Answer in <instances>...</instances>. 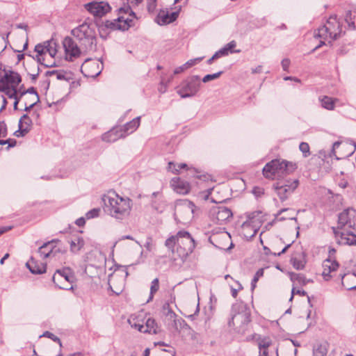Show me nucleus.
<instances>
[{"label":"nucleus","instance_id":"f257e3e1","mask_svg":"<svg viewBox=\"0 0 356 356\" xmlns=\"http://www.w3.org/2000/svg\"><path fill=\"white\" fill-rule=\"evenodd\" d=\"M104 211L111 217L118 221L129 218L133 207V201L128 197H122L115 192H109L102 198Z\"/></svg>","mask_w":356,"mask_h":356},{"label":"nucleus","instance_id":"f03ea898","mask_svg":"<svg viewBox=\"0 0 356 356\" xmlns=\"http://www.w3.org/2000/svg\"><path fill=\"white\" fill-rule=\"evenodd\" d=\"M165 245L172 254L176 253L179 258L183 259L193 252L195 242L188 232L180 230L176 235L168 238Z\"/></svg>","mask_w":356,"mask_h":356},{"label":"nucleus","instance_id":"7ed1b4c3","mask_svg":"<svg viewBox=\"0 0 356 356\" xmlns=\"http://www.w3.org/2000/svg\"><path fill=\"white\" fill-rule=\"evenodd\" d=\"M250 322V312L243 304H236L232 309V317L228 325L238 333L244 334Z\"/></svg>","mask_w":356,"mask_h":356},{"label":"nucleus","instance_id":"20e7f679","mask_svg":"<svg viewBox=\"0 0 356 356\" xmlns=\"http://www.w3.org/2000/svg\"><path fill=\"white\" fill-rule=\"evenodd\" d=\"M72 35L79 41L82 49L86 52L96 51L97 40L94 29L87 23H83L72 31Z\"/></svg>","mask_w":356,"mask_h":356},{"label":"nucleus","instance_id":"39448f33","mask_svg":"<svg viewBox=\"0 0 356 356\" xmlns=\"http://www.w3.org/2000/svg\"><path fill=\"white\" fill-rule=\"evenodd\" d=\"M117 11L118 17L112 20H106L105 26L111 30H127L133 24V19L136 17L134 13L129 5L119 8Z\"/></svg>","mask_w":356,"mask_h":356},{"label":"nucleus","instance_id":"423d86ee","mask_svg":"<svg viewBox=\"0 0 356 356\" xmlns=\"http://www.w3.org/2000/svg\"><path fill=\"white\" fill-rule=\"evenodd\" d=\"M296 168V164L291 162L275 159L266 164L263 168V175L267 179H273L284 175H289Z\"/></svg>","mask_w":356,"mask_h":356},{"label":"nucleus","instance_id":"0eeeda50","mask_svg":"<svg viewBox=\"0 0 356 356\" xmlns=\"http://www.w3.org/2000/svg\"><path fill=\"white\" fill-rule=\"evenodd\" d=\"M140 117H137L127 122L122 127L113 128L102 135V140L108 143H113L121 138H124L134 132L140 125Z\"/></svg>","mask_w":356,"mask_h":356},{"label":"nucleus","instance_id":"6e6552de","mask_svg":"<svg viewBox=\"0 0 356 356\" xmlns=\"http://www.w3.org/2000/svg\"><path fill=\"white\" fill-rule=\"evenodd\" d=\"M342 33V27L337 15H331L327 20L325 24L319 27L314 36L324 40L330 38L336 40Z\"/></svg>","mask_w":356,"mask_h":356},{"label":"nucleus","instance_id":"1a4fd4ad","mask_svg":"<svg viewBox=\"0 0 356 356\" xmlns=\"http://www.w3.org/2000/svg\"><path fill=\"white\" fill-rule=\"evenodd\" d=\"M299 185L296 179H280L273 185V188L281 202H284L293 193Z\"/></svg>","mask_w":356,"mask_h":356},{"label":"nucleus","instance_id":"9d476101","mask_svg":"<svg viewBox=\"0 0 356 356\" xmlns=\"http://www.w3.org/2000/svg\"><path fill=\"white\" fill-rule=\"evenodd\" d=\"M201 88L200 77L193 75L183 81L177 87V92L181 98L195 96Z\"/></svg>","mask_w":356,"mask_h":356},{"label":"nucleus","instance_id":"9b49d317","mask_svg":"<svg viewBox=\"0 0 356 356\" xmlns=\"http://www.w3.org/2000/svg\"><path fill=\"white\" fill-rule=\"evenodd\" d=\"M75 277L70 268L56 270L52 277L54 283L60 289H73Z\"/></svg>","mask_w":356,"mask_h":356},{"label":"nucleus","instance_id":"f8f14e48","mask_svg":"<svg viewBox=\"0 0 356 356\" xmlns=\"http://www.w3.org/2000/svg\"><path fill=\"white\" fill-rule=\"evenodd\" d=\"M163 310H166L165 323L168 330L172 332L179 333L181 330L188 329L189 327L186 321L181 317H179L170 308L169 304H165L163 307Z\"/></svg>","mask_w":356,"mask_h":356},{"label":"nucleus","instance_id":"ddd939ff","mask_svg":"<svg viewBox=\"0 0 356 356\" xmlns=\"http://www.w3.org/2000/svg\"><path fill=\"white\" fill-rule=\"evenodd\" d=\"M63 46L65 50V59L67 61L74 62L82 55L87 53L79 47L76 42L70 37H65L63 40Z\"/></svg>","mask_w":356,"mask_h":356},{"label":"nucleus","instance_id":"4468645a","mask_svg":"<svg viewBox=\"0 0 356 356\" xmlns=\"http://www.w3.org/2000/svg\"><path fill=\"white\" fill-rule=\"evenodd\" d=\"M259 215V212H254L247 216V220L241 225V234L245 238H252L257 233L261 225V221L256 219Z\"/></svg>","mask_w":356,"mask_h":356},{"label":"nucleus","instance_id":"2eb2a0df","mask_svg":"<svg viewBox=\"0 0 356 356\" xmlns=\"http://www.w3.org/2000/svg\"><path fill=\"white\" fill-rule=\"evenodd\" d=\"M58 240H52L44 243L38 249V254L41 258L59 259L60 255L65 252V250L54 245Z\"/></svg>","mask_w":356,"mask_h":356},{"label":"nucleus","instance_id":"dca6fc26","mask_svg":"<svg viewBox=\"0 0 356 356\" xmlns=\"http://www.w3.org/2000/svg\"><path fill=\"white\" fill-rule=\"evenodd\" d=\"M128 274L127 270L118 269L109 276L108 283L115 293L119 294L122 291Z\"/></svg>","mask_w":356,"mask_h":356},{"label":"nucleus","instance_id":"f3484780","mask_svg":"<svg viewBox=\"0 0 356 356\" xmlns=\"http://www.w3.org/2000/svg\"><path fill=\"white\" fill-rule=\"evenodd\" d=\"M356 223V210L348 208L339 214L337 229H343L347 226L353 228Z\"/></svg>","mask_w":356,"mask_h":356},{"label":"nucleus","instance_id":"a211bd4d","mask_svg":"<svg viewBox=\"0 0 356 356\" xmlns=\"http://www.w3.org/2000/svg\"><path fill=\"white\" fill-rule=\"evenodd\" d=\"M232 211L225 207L218 206L213 207L210 211V217L217 224H222L232 217Z\"/></svg>","mask_w":356,"mask_h":356},{"label":"nucleus","instance_id":"6ab92c4d","mask_svg":"<svg viewBox=\"0 0 356 356\" xmlns=\"http://www.w3.org/2000/svg\"><path fill=\"white\" fill-rule=\"evenodd\" d=\"M101 70L98 61L90 58L85 59L81 65L82 74L87 77H96L101 73Z\"/></svg>","mask_w":356,"mask_h":356},{"label":"nucleus","instance_id":"aec40b11","mask_svg":"<svg viewBox=\"0 0 356 356\" xmlns=\"http://www.w3.org/2000/svg\"><path fill=\"white\" fill-rule=\"evenodd\" d=\"M195 205L190 200H184L176 204L175 215L184 214V220H188L193 217L195 209Z\"/></svg>","mask_w":356,"mask_h":356},{"label":"nucleus","instance_id":"412c9836","mask_svg":"<svg viewBox=\"0 0 356 356\" xmlns=\"http://www.w3.org/2000/svg\"><path fill=\"white\" fill-rule=\"evenodd\" d=\"M336 239L339 244L356 245V234L351 231H339L333 228Z\"/></svg>","mask_w":356,"mask_h":356},{"label":"nucleus","instance_id":"4be33fe9","mask_svg":"<svg viewBox=\"0 0 356 356\" xmlns=\"http://www.w3.org/2000/svg\"><path fill=\"white\" fill-rule=\"evenodd\" d=\"M86 7L91 14L96 17H102L111 9L109 4L104 1L91 2L86 4Z\"/></svg>","mask_w":356,"mask_h":356},{"label":"nucleus","instance_id":"5701e85b","mask_svg":"<svg viewBox=\"0 0 356 356\" xmlns=\"http://www.w3.org/2000/svg\"><path fill=\"white\" fill-rule=\"evenodd\" d=\"M178 15V11L170 13L168 10H161L159 13L156 21L159 25L168 24L175 21Z\"/></svg>","mask_w":356,"mask_h":356},{"label":"nucleus","instance_id":"b1692460","mask_svg":"<svg viewBox=\"0 0 356 356\" xmlns=\"http://www.w3.org/2000/svg\"><path fill=\"white\" fill-rule=\"evenodd\" d=\"M339 267V264L331 258L325 259L323 262V273L322 275L325 280L328 281L332 275L331 273H334Z\"/></svg>","mask_w":356,"mask_h":356},{"label":"nucleus","instance_id":"393cba45","mask_svg":"<svg viewBox=\"0 0 356 356\" xmlns=\"http://www.w3.org/2000/svg\"><path fill=\"white\" fill-rule=\"evenodd\" d=\"M170 185L174 191L179 194H186L190 191L188 182L181 180L179 177H174L170 181Z\"/></svg>","mask_w":356,"mask_h":356},{"label":"nucleus","instance_id":"a878e982","mask_svg":"<svg viewBox=\"0 0 356 356\" xmlns=\"http://www.w3.org/2000/svg\"><path fill=\"white\" fill-rule=\"evenodd\" d=\"M339 278L343 287L346 290H353L356 289V273H348L343 275H339Z\"/></svg>","mask_w":356,"mask_h":356},{"label":"nucleus","instance_id":"bb28decb","mask_svg":"<svg viewBox=\"0 0 356 356\" xmlns=\"http://www.w3.org/2000/svg\"><path fill=\"white\" fill-rule=\"evenodd\" d=\"M46 44L44 42L43 44H38L35 47V51L37 53L35 56L37 61L40 64L44 65L47 67H54V63H46L45 61V56H46Z\"/></svg>","mask_w":356,"mask_h":356},{"label":"nucleus","instance_id":"cd10ccee","mask_svg":"<svg viewBox=\"0 0 356 356\" xmlns=\"http://www.w3.org/2000/svg\"><path fill=\"white\" fill-rule=\"evenodd\" d=\"M26 266L33 274H42L46 272V264L38 262L33 258L26 263Z\"/></svg>","mask_w":356,"mask_h":356},{"label":"nucleus","instance_id":"c85d7f7f","mask_svg":"<svg viewBox=\"0 0 356 356\" xmlns=\"http://www.w3.org/2000/svg\"><path fill=\"white\" fill-rule=\"evenodd\" d=\"M253 339L257 342L259 349L268 348L272 344V340L269 337L254 334Z\"/></svg>","mask_w":356,"mask_h":356},{"label":"nucleus","instance_id":"c756f323","mask_svg":"<svg viewBox=\"0 0 356 356\" xmlns=\"http://www.w3.org/2000/svg\"><path fill=\"white\" fill-rule=\"evenodd\" d=\"M4 78L7 82L11 83L13 85L12 86L15 88L22 81L20 75L18 73L13 71H8V72H6Z\"/></svg>","mask_w":356,"mask_h":356},{"label":"nucleus","instance_id":"7c9ffc66","mask_svg":"<svg viewBox=\"0 0 356 356\" xmlns=\"http://www.w3.org/2000/svg\"><path fill=\"white\" fill-rule=\"evenodd\" d=\"M158 330V325L154 319L152 318H149L145 321V325H144L143 333L148 334H156Z\"/></svg>","mask_w":356,"mask_h":356},{"label":"nucleus","instance_id":"2f4dec72","mask_svg":"<svg viewBox=\"0 0 356 356\" xmlns=\"http://www.w3.org/2000/svg\"><path fill=\"white\" fill-rule=\"evenodd\" d=\"M84 240L81 237H75L70 242V251L72 253H78L84 246Z\"/></svg>","mask_w":356,"mask_h":356},{"label":"nucleus","instance_id":"473e14b6","mask_svg":"<svg viewBox=\"0 0 356 356\" xmlns=\"http://www.w3.org/2000/svg\"><path fill=\"white\" fill-rule=\"evenodd\" d=\"M44 44H46L45 59L47 58H49L51 59L54 58L57 53L56 42L53 40H48L44 42Z\"/></svg>","mask_w":356,"mask_h":356},{"label":"nucleus","instance_id":"72a5a7b5","mask_svg":"<svg viewBox=\"0 0 356 356\" xmlns=\"http://www.w3.org/2000/svg\"><path fill=\"white\" fill-rule=\"evenodd\" d=\"M32 120L27 114L23 115L19 121V127L23 128L24 132H29L32 126Z\"/></svg>","mask_w":356,"mask_h":356},{"label":"nucleus","instance_id":"f704fd0d","mask_svg":"<svg viewBox=\"0 0 356 356\" xmlns=\"http://www.w3.org/2000/svg\"><path fill=\"white\" fill-rule=\"evenodd\" d=\"M142 321L139 319L138 316H131L128 319V323L131 325V327L138 330L139 332H142L144 328V324Z\"/></svg>","mask_w":356,"mask_h":356},{"label":"nucleus","instance_id":"c9c22d12","mask_svg":"<svg viewBox=\"0 0 356 356\" xmlns=\"http://www.w3.org/2000/svg\"><path fill=\"white\" fill-rule=\"evenodd\" d=\"M337 100L333 99L332 97L324 96L321 99V106L327 110H333L334 108V103Z\"/></svg>","mask_w":356,"mask_h":356},{"label":"nucleus","instance_id":"e433bc0d","mask_svg":"<svg viewBox=\"0 0 356 356\" xmlns=\"http://www.w3.org/2000/svg\"><path fill=\"white\" fill-rule=\"evenodd\" d=\"M290 211H294L293 209H289V208L282 209L275 215V217L279 221H283V220H285L286 219L294 220L296 221L297 218H296V216H282V214L283 213H284V212H290Z\"/></svg>","mask_w":356,"mask_h":356},{"label":"nucleus","instance_id":"4c0bfd02","mask_svg":"<svg viewBox=\"0 0 356 356\" xmlns=\"http://www.w3.org/2000/svg\"><path fill=\"white\" fill-rule=\"evenodd\" d=\"M159 280L158 278H155L151 282L149 296L147 301V302H149L153 300L154 294L159 291Z\"/></svg>","mask_w":356,"mask_h":356},{"label":"nucleus","instance_id":"58836bf2","mask_svg":"<svg viewBox=\"0 0 356 356\" xmlns=\"http://www.w3.org/2000/svg\"><path fill=\"white\" fill-rule=\"evenodd\" d=\"M1 92H3L6 96L10 99H15L17 97V93L15 87H10L8 86H2Z\"/></svg>","mask_w":356,"mask_h":356},{"label":"nucleus","instance_id":"ea45409f","mask_svg":"<svg viewBox=\"0 0 356 356\" xmlns=\"http://www.w3.org/2000/svg\"><path fill=\"white\" fill-rule=\"evenodd\" d=\"M356 15L353 14L351 10H348L346 13L345 21L348 24L349 26L352 28L355 27Z\"/></svg>","mask_w":356,"mask_h":356},{"label":"nucleus","instance_id":"a19ab883","mask_svg":"<svg viewBox=\"0 0 356 356\" xmlns=\"http://www.w3.org/2000/svg\"><path fill=\"white\" fill-rule=\"evenodd\" d=\"M291 280L293 281H297L299 284L302 285H306L307 283L312 282V280L306 279V277L300 273L293 274L291 276Z\"/></svg>","mask_w":356,"mask_h":356},{"label":"nucleus","instance_id":"79ce46f5","mask_svg":"<svg viewBox=\"0 0 356 356\" xmlns=\"http://www.w3.org/2000/svg\"><path fill=\"white\" fill-rule=\"evenodd\" d=\"M327 353V350L325 345H318L313 350V356H326Z\"/></svg>","mask_w":356,"mask_h":356},{"label":"nucleus","instance_id":"37998d69","mask_svg":"<svg viewBox=\"0 0 356 356\" xmlns=\"http://www.w3.org/2000/svg\"><path fill=\"white\" fill-rule=\"evenodd\" d=\"M264 275V269L259 268L254 275V277L251 282V288L252 290H254L256 287V284L258 282L259 279Z\"/></svg>","mask_w":356,"mask_h":356},{"label":"nucleus","instance_id":"c03bdc74","mask_svg":"<svg viewBox=\"0 0 356 356\" xmlns=\"http://www.w3.org/2000/svg\"><path fill=\"white\" fill-rule=\"evenodd\" d=\"M222 74V71L218 72L216 73L212 74H207L202 78V82L203 83H207L209 81H211L212 80L216 79L220 76V75Z\"/></svg>","mask_w":356,"mask_h":356},{"label":"nucleus","instance_id":"a18cd8bd","mask_svg":"<svg viewBox=\"0 0 356 356\" xmlns=\"http://www.w3.org/2000/svg\"><path fill=\"white\" fill-rule=\"evenodd\" d=\"M299 149L303 154V156L305 158L309 156V145L307 143L302 142L299 145Z\"/></svg>","mask_w":356,"mask_h":356},{"label":"nucleus","instance_id":"49530a36","mask_svg":"<svg viewBox=\"0 0 356 356\" xmlns=\"http://www.w3.org/2000/svg\"><path fill=\"white\" fill-rule=\"evenodd\" d=\"M291 263L293 267L297 270H301L305 266V262L295 257L291 258Z\"/></svg>","mask_w":356,"mask_h":356},{"label":"nucleus","instance_id":"de8ad7c7","mask_svg":"<svg viewBox=\"0 0 356 356\" xmlns=\"http://www.w3.org/2000/svg\"><path fill=\"white\" fill-rule=\"evenodd\" d=\"M100 211H101V210L99 208L92 209L86 213V217L87 219H91V218L98 217Z\"/></svg>","mask_w":356,"mask_h":356},{"label":"nucleus","instance_id":"09e8293b","mask_svg":"<svg viewBox=\"0 0 356 356\" xmlns=\"http://www.w3.org/2000/svg\"><path fill=\"white\" fill-rule=\"evenodd\" d=\"M32 98H33L32 102L29 104H28L27 102H25L24 110L26 111H30L40 100L39 97H37L35 96H33Z\"/></svg>","mask_w":356,"mask_h":356},{"label":"nucleus","instance_id":"8fccbe9b","mask_svg":"<svg viewBox=\"0 0 356 356\" xmlns=\"http://www.w3.org/2000/svg\"><path fill=\"white\" fill-rule=\"evenodd\" d=\"M157 0H147V8L149 13H154L156 8Z\"/></svg>","mask_w":356,"mask_h":356},{"label":"nucleus","instance_id":"3c124183","mask_svg":"<svg viewBox=\"0 0 356 356\" xmlns=\"http://www.w3.org/2000/svg\"><path fill=\"white\" fill-rule=\"evenodd\" d=\"M202 57H199L193 59H191L188 60L186 63H184L185 66L186 67L187 70L195 65L197 64L199 62H200L202 60Z\"/></svg>","mask_w":356,"mask_h":356},{"label":"nucleus","instance_id":"603ef678","mask_svg":"<svg viewBox=\"0 0 356 356\" xmlns=\"http://www.w3.org/2000/svg\"><path fill=\"white\" fill-rule=\"evenodd\" d=\"M16 140L15 139H8V140H0V145H6V144H8V146L7 147V149H8L10 147H13L16 145Z\"/></svg>","mask_w":356,"mask_h":356},{"label":"nucleus","instance_id":"864d4df0","mask_svg":"<svg viewBox=\"0 0 356 356\" xmlns=\"http://www.w3.org/2000/svg\"><path fill=\"white\" fill-rule=\"evenodd\" d=\"M295 294H298V295H300V296H305L307 295V292L304 290H302V289H296V288H293L292 290H291V298L289 299L290 301L292 300V299L293 298V296Z\"/></svg>","mask_w":356,"mask_h":356},{"label":"nucleus","instance_id":"5fc2aeb1","mask_svg":"<svg viewBox=\"0 0 356 356\" xmlns=\"http://www.w3.org/2000/svg\"><path fill=\"white\" fill-rule=\"evenodd\" d=\"M168 170L175 175H177L179 173V170L177 169V164L172 161L168 163Z\"/></svg>","mask_w":356,"mask_h":356},{"label":"nucleus","instance_id":"6e6d98bb","mask_svg":"<svg viewBox=\"0 0 356 356\" xmlns=\"http://www.w3.org/2000/svg\"><path fill=\"white\" fill-rule=\"evenodd\" d=\"M236 46V43L234 40H232L231 42H229V43H227L224 47L225 49H227V51L229 53V52H240V50H236V51H232V49L234 48Z\"/></svg>","mask_w":356,"mask_h":356},{"label":"nucleus","instance_id":"4d7b16f0","mask_svg":"<svg viewBox=\"0 0 356 356\" xmlns=\"http://www.w3.org/2000/svg\"><path fill=\"white\" fill-rule=\"evenodd\" d=\"M26 93L31 94L32 95L31 97L35 96L37 97H39L38 92L33 87H31L28 88L26 91L21 92L20 97L24 96Z\"/></svg>","mask_w":356,"mask_h":356},{"label":"nucleus","instance_id":"13d9d810","mask_svg":"<svg viewBox=\"0 0 356 356\" xmlns=\"http://www.w3.org/2000/svg\"><path fill=\"white\" fill-rule=\"evenodd\" d=\"M42 336H44V337H48V338H50V339H51L53 341H57V342H58V343L61 345V343H60V339H59L58 337L55 336L53 333H51V332H48V331L45 332L43 334V335H42Z\"/></svg>","mask_w":356,"mask_h":356},{"label":"nucleus","instance_id":"bf43d9fd","mask_svg":"<svg viewBox=\"0 0 356 356\" xmlns=\"http://www.w3.org/2000/svg\"><path fill=\"white\" fill-rule=\"evenodd\" d=\"M252 193L257 197H261L264 193V190L261 187L256 186L253 188Z\"/></svg>","mask_w":356,"mask_h":356},{"label":"nucleus","instance_id":"052dcab7","mask_svg":"<svg viewBox=\"0 0 356 356\" xmlns=\"http://www.w3.org/2000/svg\"><path fill=\"white\" fill-rule=\"evenodd\" d=\"M7 134L6 127L3 122H0V137H5Z\"/></svg>","mask_w":356,"mask_h":356},{"label":"nucleus","instance_id":"680f3d73","mask_svg":"<svg viewBox=\"0 0 356 356\" xmlns=\"http://www.w3.org/2000/svg\"><path fill=\"white\" fill-rule=\"evenodd\" d=\"M290 63H291V62H290L289 59H288V58L283 59L281 63L283 70L288 71Z\"/></svg>","mask_w":356,"mask_h":356},{"label":"nucleus","instance_id":"e2e57ef3","mask_svg":"<svg viewBox=\"0 0 356 356\" xmlns=\"http://www.w3.org/2000/svg\"><path fill=\"white\" fill-rule=\"evenodd\" d=\"M28 132H24L23 128H22L21 127H19V129L18 130H17L15 133H14V135L17 137H23Z\"/></svg>","mask_w":356,"mask_h":356},{"label":"nucleus","instance_id":"0e129e2a","mask_svg":"<svg viewBox=\"0 0 356 356\" xmlns=\"http://www.w3.org/2000/svg\"><path fill=\"white\" fill-rule=\"evenodd\" d=\"M186 70H187V68L185 66V65L184 64V65H181L179 67H177V68H175V70H174V74H178L179 73H181V72H184Z\"/></svg>","mask_w":356,"mask_h":356},{"label":"nucleus","instance_id":"69168bd1","mask_svg":"<svg viewBox=\"0 0 356 356\" xmlns=\"http://www.w3.org/2000/svg\"><path fill=\"white\" fill-rule=\"evenodd\" d=\"M341 143L339 141L334 142L332 145V149L331 152V156H336L335 149L338 148L340 145Z\"/></svg>","mask_w":356,"mask_h":356},{"label":"nucleus","instance_id":"338daca9","mask_svg":"<svg viewBox=\"0 0 356 356\" xmlns=\"http://www.w3.org/2000/svg\"><path fill=\"white\" fill-rule=\"evenodd\" d=\"M57 79L58 80H65V73L63 71H58L57 74H56Z\"/></svg>","mask_w":356,"mask_h":356},{"label":"nucleus","instance_id":"774afa93","mask_svg":"<svg viewBox=\"0 0 356 356\" xmlns=\"http://www.w3.org/2000/svg\"><path fill=\"white\" fill-rule=\"evenodd\" d=\"M268 348L259 349V356H268Z\"/></svg>","mask_w":356,"mask_h":356}]
</instances>
